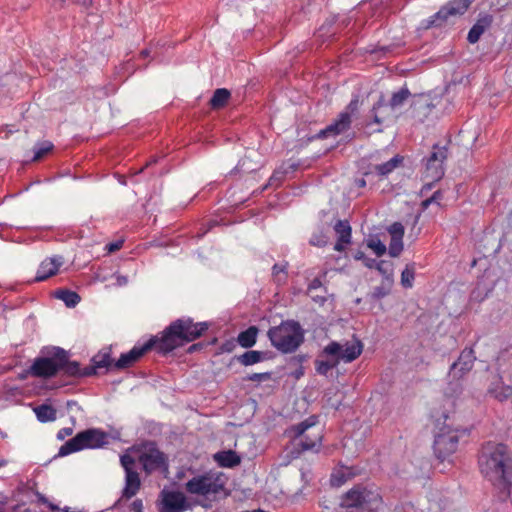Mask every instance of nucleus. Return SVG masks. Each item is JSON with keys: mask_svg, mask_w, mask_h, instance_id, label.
Wrapping results in <instances>:
<instances>
[{"mask_svg": "<svg viewBox=\"0 0 512 512\" xmlns=\"http://www.w3.org/2000/svg\"><path fill=\"white\" fill-rule=\"evenodd\" d=\"M410 92L407 88H401L399 91L394 93L390 99V106L392 108L400 107L409 98Z\"/></svg>", "mask_w": 512, "mask_h": 512, "instance_id": "33", "label": "nucleus"}, {"mask_svg": "<svg viewBox=\"0 0 512 512\" xmlns=\"http://www.w3.org/2000/svg\"><path fill=\"white\" fill-rule=\"evenodd\" d=\"M482 475L493 484H506L512 472V457L505 444L487 442L478 458Z\"/></svg>", "mask_w": 512, "mask_h": 512, "instance_id": "1", "label": "nucleus"}, {"mask_svg": "<svg viewBox=\"0 0 512 512\" xmlns=\"http://www.w3.org/2000/svg\"><path fill=\"white\" fill-rule=\"evenodd\" d=\"M492 17L484 15L480 17L468 32L467 40L471 44L478 42L482 34L491 26Z\"/></svg>", "mask_w": 512, "mask_h": 512, "instance_id": "20", "label": "nucleus"}, {"mask_svg": "<svg viewBox=\"0 0 512 512\" xmlns=\"http://www.w3.org/2000/svg\"><path fill=\"white\" fill-rule=\"evenodd\" d=\"M130 510L132 512H143V503L142 500L136 499L132 502L130 506Z\"/></svg>", "mask_w": 512, "mask_h": 512, "instance_id": "51", "label": "nucleus"}, {"mask_svg": "<svg viewBox=\"0 0 512 512\" xmlns=\"http://www.w3.org/2000/svg\"><path fill=\"white\" fill-rule=\"evenodd\" d=\"M229 98L230 92L227 89H216L212 98L210 99V105L212 108H221L227 103Z\"/></svg>", "mask_w": 512, "mask_h": 512, "instance_id": "30", "label": "nucleus"}, {"mask_svg": "<svg viewBox=\"0 0 512 512\" xmlns=\"http://www.w3.org/2000/svg\"><path fill=\"white\" fill-rule=\"evenodd\" d=\"M139 460L146 473H152L156 470H167V459L154 443H149L144 452L140 455Z\"/></svg>", "mask_w": 512, "mask_h": 512, "instance_id": "11", "label": "nucleus"}, {"mask_svg": "<svg viewBox=\"0 0 512 512\" xmlns=\"http://www.w3.org/2000/svg\"><path fill=\"white\" fill-rule=\"evenodd\" d=\"M109 434L98 428H89L77 433L59 449L60 456H66L84 449H99L109 444Z\"/></svg>", "mask_w": 512, "mask_h": 512, "instance_id": "6", "label": "nucleus"}, {"mask_svg": "<svg viewBox=\"0 0 512 512\" xmlns=\"http://www.w3.org/2000/svg\"><path fill=\"white\" fill-rule=\"evenodd\" d=\"M15 512H31V510L26 508L24 505H17L15 507Z\"/></svg>", "mask_w": 512, "mask_h": 512, "instance_id": "53", "label": "nucleus"}, {"mask_svg": "<svg viewBox=\"0 0 512 512\" xmlns=\"http://www.w3.org/2000/svg\"><path fill=\"white\" fill-rule=\"evenodd\" d=\"M381 105H382V104H381V102H380V101H379V102H377L376 104H374L373 109H372V112H375L377 109H379V108L381 107Z\"/></svg>", "mask_w": 512, "mask_h": 512, "instance_id": "57", "label": "nucleus"}, {"mask_svg": "<svg viewBox=\"0 0 512 512\" xmlns=\"http://www.w3.org/2000/svg\"><path fill=\"white\" fill-rule=\"evenodd\" d=\"M403 250V241L402 239H396L391 238L390 244H389V255L391 257H397L400 255V253Z\"/></svg>", "mask_w": 512, "mask_h": 512, "instance_id": "39", "label": "nucleus"}, {"mask_svg": "<svg viewBox=\"0 0 512 512\" xmlns=\"http://www.w3.org/2000/svg\"><path fill=\"white\" fill-rule=\"evenodd\" d=\"M440 198H441L440 191L434 192V194L430 198L425 199L424 201H422V203H421L422 208L423 209H427L430 206V204H432L433 202L438 201Z\"/></svg>", "mask_w": 512, "mask_h": 512, "instance_id": "48", "label": "nucleus"}, {"mask_svg": "<svg viewBox=\"0 0 512 512\" xmlns=\"http://www.w3.org/2000/svg\"><path fill=\"white\" fill-rule=\"evenodd\" d=\"M287 171H280V170H276L273 175L271 176L270 178V181H273L274 179H277V180H281L283 179L284 177V174L286 173Z\"/></svg>", "mask_w": 512, "mask_h": 512, "instance_id": "52", "label": "nucleus"}, {"mask_svg": "<svg viewBox=\"0 0 512 512\" xmlns=\"http://www.w3.org/2000/svg\"><path fill=\"white\" fill-rule=\"evenodd\" d=\"M213 458L219 466L226 468H233L241 462L240 456L233 450L217 452Z\"/></svg>", "mask_w": 512, "mask_h": 512, "instance_id": "22", "label": "nucleus"}, {"mask_svg": "<svg viewBox=\"0 0 512 512\" xmlns=\"http://www.w3.org/2000/svg\"><path fill=\"white\" fill-rule=\"evenodd\" d=\"M334 230L338 235L334 250L342 252L345 250L346 245L351 242V226L347 220H339L335 223Z\"/></svg>", "mask_w": 512, "mask_h": 512, "instance_id": "19", "label": "nucleus"}, {"mask_svg": "<svg viewBox=\"0 0 512 512\" xmlns=\"http://www.w3.org/2000/svg\"><path fill=\"white\" fill-rule=\"evenodd\" d=\"M53 148V144L51 142L45 141L37 144L34 147V156L32 158L33 161L40 160L44 155L50 152Z\"/></svg>", "mask_w": 512, "mask_h": 512, "instance_id": "35", "label": "nucleus"}, {"mask_svg": "<svg viewBox=\"0 0 512 512\" xmlns=\"http://www.w3.org/2000/svg\"><path fill=\"white\" fill-rule=\"evenodd\" d=\"M367 247L373 250L377 256H382L386 252L385 244L376 237L367 240Z\"/></svg>", "mask_w": 512, "mask_h": 512, "instance_id": "36", "label": "nucleus"}, {"mask_svg": "<svg viewBox=\"0 0 512 512\" xmlns=\"http://www.w3.org/2000/svg\"><path fill=\"white\" fill-rule=\"evenodd\" d=\"M388 294L389 288H386L384 286H376L373 288L372 291V297L377 300L384 298Z\"/></svg>", "mask_w": 512, "mask_h": 512, "instance_id": "46", "label": "nucleus"}, {"mask_svg": "<svg viewBox=\"0 0 512 512\" xmlns=\"http://www.w3.org/2000/svg\"><path fill=\"white\" fill-rule=\"evenodd\" d=\"M76 1L85 7H88L92 2V0H76Z\"/></svg>", "mask_w": 512, "mask_h": 512, "instance_id": "55", "label": "nucleus"}, {"mask_svg": "<svg viewBox=\"0 0 512 512\" xmlns=\"http://www.w3.org/2000/svg\"><path fill=\"white\" fill-rule=\"evenodd\" d=\"M64 260L62 256H53L43 260L37 270L35 281H44L51 276H54L59 268L63 265Z\"/></svg>", "mask_w": 512, "mask_h": 512, "instance_id": "17", "label": "nucleus"}, {"mask_svg": "<svg viewBox=\"0 0 512 512\" xmlns=\"http://www.w3.org/2000/svg\"><path fill=\"white\" fill-rule=\"evenodd\" d=\"M489 393L497 400L504 401L509 397L510 390L503 386H497L495 388H490Z\"/></svg>", "mask_w": 512, "mask_h": 512, "instance_id": "38", "label": "nucleus"}, {"mask_svg": "<svg viewBox=\"0 0 512 512\" xmlns=\"http://www.w3.org/2000/svg\"><path fill=\"white\" fill-rule=\"evenodd\" d=\"M39 500L42 502V503H47V499L42 496V495H39Z\"/></svg>", "mask_w": 512, "mask_h": 512, "instance_id": "60", "label": "nucleus"}, {"mask_svg": "<svg viewBox=\"0 0 512 512\" xmlns=\"http://www.w3.org/2000/svg\"><path fill=\"white\" fill-rule=\"evenodd\" d=\"M471 3L472 0H453L449 2L431 17L429 26H440L450 16H459L464 14Z\"/></svg>", "mask_w": 512, "mask_h": 512, "instance_id": "12", "label": "nucleus"}, {"mask_svg": "<svg viewBox=\"0 0 512 512\" xmlns=\"http://www.w3.org/2000/svg\"><path fill=\"white\" fill-rule=\"evenodd\" d=\"M63 512H75V511H72L69 507H65L63 509Z\"/></svg>", "mask_w": 512, "mask_h": 512, "instance_id": "62", "label": "nucleus"}, {"mask_svg": "<svg viewBox=\"0 0 512 512\" xmlns=\"http://www.w3.org/2000/svg\"><path fill=\"white\" fill-rule=\"evenodd\" d=\"M287 263L274 264L272 268V275L276 282L280 283L285 281L287 275Z\"/></svg>", "mask_w": 512, "mask_h": 512, "instance_id": "37", "label": "nucleus"}, {"mask_svg": "<svg viewBox=\"0 0 512 512\" xmlns=\"http://www.w3.org/2000/svg\"><path fill=\"white\" fill-rule=\"evenodd\" d=\"M160 497L159 512H185L189 508L182 492L163 490Z\"/></svg>", "mask_w": 512, "mask_h": 512, "instance_id": "13", "label": "nucleus"}, {"mask_svg": "<svg viewBox=\"0 0 512 512\" xmlns=\"http://www.w3.org/2000/svg\"><path fill=\"white\" fill-rule=\"evenodd\" d=\"M208 329L207 322H193L189 317L172 322L157 338L159 352L168 353L199 338Z\"/></svg>", "mask_w": 512, "mask_h": 512, "instance_id": "2", "label": "nucleus"}, {"mask_svg": "<svg viewBox=\"0 0 512 512\" xmlns=\"http://www.w3.org/2000/svg\"><path fill=\"white\" fill-rule=\"evenodd\" d=\"M37 419L42 422H51L56 419V409L48 404H41L34 408Z\"/></svg>", "mask_w": 512, "mask_h": 512, "instance_id": "26", "label": "nucleus"}, {"mask_svg": "<svg viewBox=\"0 0 512 512\" xmlns=\"http://www.w3.org/2000/svg\"><path fill=\"white\" fill-rule=\"evenodd\" d=\"M447 158L446 147L434 146L426 160L427 176L433 180H439L444 175V161Z\"/></svg>", "mask_w": 512, "mask_h": 512, "instance_id": "14", "label": "nucleus"}, {"mask_svg": "<svg viewBox=\"0 0 512 512\" xmlns=\"http://www.w3.org/2000/svg\"><path fill=\"white\" fill-rule=\"evenodd\" d=\"M352 119L348 112H341L325 129L321 130L319 137L337 136L346 132L351 126Z\"/></svg>", "mask_w": 512, "mask_h": 512, "instance_id": "18", "label": "nucleus"}, {"mask_svg": "<svg viewBox=\"0 0 512 512\" xmlns=\"http://www.w3.org/2000/svg\"><path fill=\"white\" fill-rule=\"evenodd\" d=\"M475 355L472 348H465L461 353L456 362H454L449 371V375L459 380L464 377L474 366Z\"/></svg>", "mask_w": 512, "mask_h": 512, "instance_id": "16", "label": "nucleus"}, {"mask_svg": "<svg viewBox=\"0 0 512 512\" xmlns=\"http://www.w3.org/2000/svg\"><path fill=\"white\" fill-rule=\"evenodd\" d=\"M227 480L224 473L210 470L194 475L185 483L184 489L192 496H198L205 500H214L224 492Z\"/></svg>", "mask_w": 512, "mask_h": 512, "instance_id": "3", "label": "nucleus"}, {"mask_svg": "<svg viewBox=\"0 0 512 512\" xmlns=\"http://www.w3.org/2000/svg\"><path fill=\"white\" fill-rule=\"evenodd\" d=\"M122 246H123V240H118L115 242L108 243L106 245V250L109 253H112V252H115V251H118L119 249H121Z\"/></svg>", "mask_w": 512, "mask_h": 512, "instance_id": "50", "label": "nucleus"}, {"mask_svg": "<svg viewBox=\"0 0 512 512\" xmlns=\"http://www.w3.org/2000/svg\"><path fill=\"white\" fill-rule=\"evenodd\" d=\"M327 242H328L327 236L322 231L314 233L311 236L310 241H309V243L311 245L317 246V247H323L327 244Z\"/></svg>", "mask_w": 512, "mask_h": 512, "instance_id": "41", "label": "nucleus"}, {"mask_svg": "<svg viewBox=\"0 0 512 512\" xmlns=\"http://www.w3.org/2000/svg\"><path fill=\"white\" fill-rule=\"evenodd\" d=\"M317 424V417L310 416L304 421L291 426L287 429V435L292 438L295 445L298 446L301 451H319L322 443V434L320 431H310Z\"/></svg>", "mask_w": 512, "mask_h": 512, "instance_id": "7", "label": "nucleus"}, {"mask_svg": "<svg viewBox=\"0 0 512 512\" xmlns=\"http://www.w3.org/2000/svg\"><path fill=\"white\" fill-rule=\"evenodd\" d=\"M239 362L244 366L256 364L262 360V353L256 350H250L238 357Z\"/></svg>", "mask_w": 512, "mask_h": 512, "instance_id": "31", "label": "nucleus"}, {"mask_svg": "<svg viewBox=\"0 0 512 512\" xmlns=\"http://www.w3.org/2000/svg\"><path fill=\"white\" fill-rule=\"evenodd\" d=\"M354 475L351 467L341 466L333 471L330 482L334 487H340Z\"/></svg>", "mask_w": 512, "mask_h": 512, "instance_id": "23", "label": "nucleus"}, {"mask_svg": "<svg viewBox=\"0 0 512 512\" xmlns=\"http://www.w3.org/2000/svg\"><path fill=\"white\" fill-rule=\"evenodd\" d=\"M257 335L258 328L256 326H250L245 331L238 334L237 342L243 348H251L256 343Z\"/></svg>", "mask_w": 512, "mask_h": 512, "instance_id": "24", "label": "nucleus"}, {"mask_svg": "<svg viewBox=\"0 0 512 512\" xmlns=\"http://www.w3.org/2000/svg\"><path fill=\"white\" fill-rule=\"evenodd\" d=\"M355 183L359 188H363L366 186V181L363 178L356 179Z\"/></svg>", "mask_w": 512, "mask_h": 512, "instance_id": "54", "label": "nucleus"}, {"mask_svg": "<svg viewBox=\"0 0 512 512\" xmlns=\"http://www.w3.org/2000/svg\"><path fill=\"white\" fill-rule=\"evenodd\" d=\"M49 507H50V509L52 511H58L59 510V508L56 505L52 504V503H49Z\"/></svg>", "mask_w": 512, "mask_h": 512, "instance_id": "58", "label": "nucleus"}, {"mask_svg": "<svg viewBox=\"0 0 512 512\" xmlns=\"http://www.w3.org/2000/svg\"><path fill=\"white\" fill-rule=\"evenodd\" d=\"M402 162V157L399 155L394 156L390 160H388L385 163L376 165L374 167L375 171L378 175L386 176L390 174L398 165Z\"/></svg>", "mask_w": 512, "mask_h": 512, "instance_id": "28", "label": "nucleus"}, {"mask_svg": "<svg viewBox=\"0 0 512 512\" xmlns=\"http://www.w3.org/2000/svg\"><path fill=\"white\" fill-rule=\"evenodd\" d=\"M118 282H119L120 285L126 284L127 283V279H126V277H122L121 276V277H118Z\"/></svg>", "mask_w": 512, "mask_h": 512, "instance_id": "56", "label": "nucleus"}, {"mask_svg": "<svg viewBox=\"0 0 512 512\" xmlns=\"http://www.w3.org/2000/svg\"><path fill=\"white\" fill-rule=\"evenodd\" d=\"M55 297L62 300L67 307H75L81 300L80 296L71 290L60 289L55 292Z\"/></svg>", "mask_w": 512, "mask_h": 512, "instance_id": "27", "label": "nucleus"}, {"mask_svg": "<svg viewBox=\"0 0 512 512\" xmlns=\"http://www.w3.org/2000/svg\"><path fill=\"white\" fill-rule=\"evenodd\" d=\"M270 373L268 372H265V373H253V374H249L245 377V380L247 381H253V382H262V381H266L268 379H270Z\"/></svg>", "mask_w": 512, "mask_h": 512, "instance_id": "45", "label": "nucleus"}, {"mask_svg": "<svg viewBox=\"0 0 512 512\" xmlns=\"http://www.w3.org/2000/svg\"><path fill=\"white\" fill-rule=\"evenodd\" d=\"M381 501L377 490L355 485L341 497L338 512H374Z\"/></svg>", "mask_w": 512, "mask_h": 512, "instance_id": "4", "label": "nucleus"}, {"mask_svg": "<svg viewBox=\"0 0 512 512\" xmlns=\"http://www.w3.org/2000/svg\"><path fill=\"white\" fill-rule=\"evenodd\" d=\"M289 168H290L291 170H294V169L296 168V165H295V164H291V165L289 166Z\"/></svg>", "mask_w": 512, "mask_h": 512, "instance_id": "64", "label": "nucleus"}, {"mask_svg": "<svg viewBox=\"0 0 512 512\" xmlns=\"http://www.w3.org/2000/svg\"><path fill=\"white\" fill-rule=\"evenodd\" d=\"M390 235H391V238H396V239H403V236H404V227L401 223L399 222H395L393 223L389 229H388Z\"/></svg>", "mask_w": 512, "mask_h": 512, "instance_id": "43", "label": "nucleus"}, {"mask_svg": "<svg viewBox=\"0 0 512 512\" xmlns=\"http://www.w3.org/2000/svg\"><path fill=\"white\" fill-rule=\"evenodd\" d=\"M65 360L66 351L60 347H53L47 356L38 357L34 360L29 373L35 377L51 378L61 370Z\"/></svg>", "mask_w": 512, "mask_h": 512, "instance_id": "8", "label": "nucleus"}, {"mask_svg": "<svg viewBox=\"0 0 512 512\" xmlns=\"http://www.w3.org/2000/svg\"><path fill=\"white\" fill-rule=\"evenodd\" d=\"M374 122L377 123V124H381V119L377 116V114L375 113L374 114Z\"/></svg>", "mask_w": 512, "mask_h": 512, "instance_id": "59", "label": "nucleus"}, {"mask_svg": "<svg viewBox=\"0 0 512 512\" xmlns=\"http://www.w3.org/2000/svg\"><path fill=\"white\" fill-rule=\"evenodd\" d=\"M73 427H65L58 431L57 439L64 440L66 437L71 436L73 434Z\"/></svg>", "mask_w": 512, "mask_h": 512, "instance_id": "49", "label": "nucleus"}, {"mask_svg": "<svg viewBox=\"0 0 512 512\" xmlns=\"http://www.w3.org/2000/svg\"><path fill=\"white\" fill-rule=\"evenodd\" d=\"M458 442L457 430L450 428L448 425L439 427V432L435 435L433 446L436 456L444 460L457 450Z\"/></svg>", "mask_w": 512, "mask_h": 512, "instance_id": "10", "label": "nucleus"}, {"mask_svg": "<svg viewBox=\"0 0 512 512\" xmlns=\"http://www.w3.org/2000/svg\"><path fill=\"white\" fill-rule=\"evenodd\" d=\"M7 464V461L6 460H0V467H3Z\"/></svg>", "mask_w": 512, "mask_h": 512, "instance_id": "61", "label": "nucleus"}, {"mask_svg": "<svg viewBox=\"0 0 512 512\" xmlns=\"http://www.w3.org/2000/svg\"><path fill=\"white\" fill-rule=\"evenodd\" d=\"M358 108H359V99H358V97H355L349 102V104L346 106V108L343 112H348L350 118H352V115L358 110Z\"/></svg>", "mask_w": 512, "mask_h": 512, "instance_id": "47", "label": "nucleus"}, {"mask_svg": "<svg viewBox=\"0 0 512 512\" xmlns=\"http://www.w3.org/2000/svg\"><path fill=\"white\" fill-rule=\"evenodd\" d=\"M363 351V345L359 340L352 342L345 341L340 343L337 341H331L322 350V356H331L336 359L337 363H351L357 359Z\"/></svg>", "mask_w": 512, "mask_h": 512, "instance_id": "9", "label": "nucleus"}, {"mask_svg": "<svg viewBox=\"0 0 512 512\" xmlns=\"http://www.w3.org/2000/svg\"><path fill=\"white\" fill-rule=\"evenodd\" d=\"M120 462H121L122 467H123V468H124V470H125V474H127V473H129V472H136V471L134 470V464H135V461H134V459H133V457H132V456L127 455V454L122 455V456L120 457Z\"/></svg>", "mask_w": 512, "mask_h": 512, "instance_id": "42", "label": "nucleus"}, {"mask_svg": "<svg viewBox=\"0 0 512 512\" xmlns=\"http://www.w3.org/2000/svg\"><path fill=\"white\" fill-rule=\"evenodd\" d=\"M267 334L271 345L285 354L296 351L304 341V330L293 320L284 321L270 328Z\"/></svg>", "mask_w": 512, "mask_h": 512, "instance_id": "5", "label": "nucleus"}, {"mask_svg": "<svg viewBox=\"0 0 512 512\" xmlns=\"http://www.w3.org/2000/svg\"><path fill=\"white\" fill-rule=\"evenodd\" d=\"M415 278L414 265H407L401 273V284L404 288H411Z\"/></svg>", "mask_w": 512, "mask_h": 512, "instance_id": "34", "label": "nucleus"}, {"mask_svg": "<svg viewBox=\"0 0 512 512\" xmlns=\"http://www.w3.org/2000/svg\"><path fill=\"white\" fill-rule=\"evenodd\" d=\"M92 362L93 368L91 370L108 368L112 364V360L108 352L98 353L92 358Z\"/></svg>", "mask_w": 512, "mask_h": 512, "instance_id": "32", "label": "nucleus"}, {"mask_svg": "<svg viewBox=\"0 0 512 512\" xmlns=\"http://www.w3.org/2000/svg\"><path fill=\"white\" fill-rule=\"evenodd\" d=\"M354 258L356 260H361L364 263V265L368 268H374V264L376 263L375 259L366 257L365 253L362 251H357L354 255Z\"/></svg>", "mask_w": 512, "mask_h": 512, "instance_id": "44", "label": "nucleus"}, {"mask_svg": "<svg viewBox=\"0 0 512 512\" xmlns=\"http://www.w3.org/2000/svg\"><path fill=\"white\" fill-rule=\"evenodd\" d=\"M157 348V337L150 338L143 345L134 346L129 352L121 354L114 366L117 369H124L139 360L151 348Z\"/></svg>", "mask_w": 512, "mask_h": 512, "instance_id": "15", "label": "nucleus"}, {"mask_svg": "<svg viewBox=\"0 0 512 512\" xmlns=\"http://www.w3.org/2000/svg\"><path fill=\"white\" fill-rule=\"evenodd\" d=\"M374 268H376L386 278H389L392 274V264L390 262L384 260L376 261Z\"/></svg>", "mask_w": 512, "mask_h": 512, "instance_id": "40", "label": "nucleus"}, {"mask_svg": "<svg viewBox=\"0 0 512 512\" xmlns=\"http://www.w3.org/2000/svg\"><path fill=\"white\" fill-rule=\"evenodd\" d=\"M442 417H443V419H444V421H445V420L448 418V415H447L445 412H443V413H442Z\"/></svg>", "mask_w": 512, "mask_h": 512, "instance_id": "63", "label": "nucleus"}, {"mask_svg": "<svg viewBox=\"0 0 512 512\" xmlns=\"http://www.w3.org/2000/svg\"><path fill=\"white\" fill-rule=\"evenodd\" d=\"M339 364L336 359L331 356H322L315 360V370L319 375L326 376L332 369L336 368Z\"/></svg>", "mask_w": 512, "mask_h": 512, "instance_id": "25", "label": "nucleus"}, {"mask_svg": "<svg viewBox=\"0 0 512 512\" xmlns=\"http://www.w3.org/2000/svg\"><path fill=\"white\" fill-rule=\"evenodd\" d=\"M61 370H63L64 373L68 376H86L92 374L91 371L82 372L77 362L69 361L67 352L65 364L61 366Z\"/></svg>", "mask_w": 512, "mask_h": 512, "instance_id": "29", "label": "nucleus"}, {"mask_svg": "<svg viewBox=\"0 0 512 512\" xmlns=\"http://www.w3.org/2000/svg\"><path fill=\"white\" fill-rule=\"evenodd\" d=\"M141 486L139 474L137 472H129L125 474V486L122 490V498L130 499L134 497Z\"/></svg>", "mask_w": 512, "mask_h": 512, "instance_id": "21", "label": "nucleus"}]
</instances>
